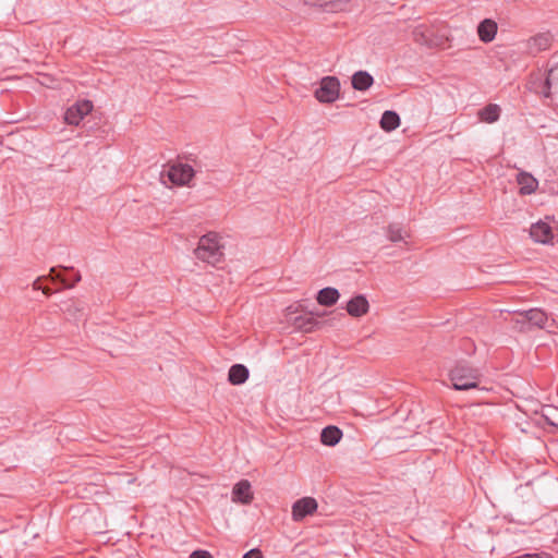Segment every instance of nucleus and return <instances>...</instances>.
Segmentation results:
<instances>
[{
	"instance_id": "obj_2",
	"label": "nucleus",
	"mask_w": 558,
	"mask_h": 558,
	"mask_svg": "<svg viewBox=\"0 0 558 558\" xmlns=\"http://www.w3.org/2000/svg\"><path fill=\"white\" fill-rule=\"evenodd\" d=\"M167 175L168 180L175 185H186L195 175L194 169L182 162L173 163L169 169L161 172V178Z\"/></svg>"
},
{
	"instance_id": "obj_15",
	"label": "nucleus",
	"mask_w": 558,
	"mask_h": 558,
	"mask_svg": "<svg viewBox=\"0 0 558 558\" xmlns=\"http://www.w3.org/2000/svg\"><path fill=\"white\" fill-rule=\"evenodd\" d=\"M248 368L243 364H233L228 373L229 384H244L248 379Z\"/></svg>"
},
{
	"instance_id": "obj_31",
	"label": "nucleus",
	"mask_w": 558,
	"mask_h": 558,
	"mask_svg": "<svg viewBox=\"0 0 558 558\" xmlns=\"http://www.w3.org/2000/svg\"><path fill=\"white\" fill-rule=\"evenodd\" d=\"M60 268H61V269H63V270H74V268H73V267H65V266H61Z\"/></svg>"
},
{
	"instance_id": "obj_30",
	"label": "nucleus",
	"mask_w": 558,
	"mask_h": 558,
	"mask_svg": "<svg viewBox=\"0 0 558 558\" xmlns=\"http://www.w3.org/2000/svg\"><path fill=\"white\" fill-rule=\"evenodd\" d=\"M38 280H39V279H37V280L34 282V284H33V287H34V289H35V290H39V289L41 290V287H39V284H38Z\"/></svg>"
},
{
	"instance_id": "obj_28",
	"label": "nucleus",
	"mask_w": 558,
	"mask_h": 558,
	"mask_svg": "<svg viewBox=\"0 0 558 558\" xmlns=\"http://www.w3.org/2000/svg\"><path fill=\"white\" fill-rule=\"evenodd\" d=\"M543 417L545 418L546 423L551 426H558L556 423H554L550 417H548L546 414H543Z\"/></svg>"
},
{
	"instance_id": "obj_20",
	"label": "nucleus",
	"mask_w": 558,
	"mask_h": 558,
	"mask_svg": "<svg viewBox=\"0 0 558 558\" xmlns=\"http://www.w3.org/2000/svg\"><path fill=\"white\" fill-rule=\"evenodd\" d=\"M500 108L498 105L489 104L478 111V117L486 123H494L499 119Z\"/></svg>"
},
{
	"instance_id": "obj_12",
	"label": "nucleus",
	"mask_w": 558,
	"mask_h": 558,
	"mask_svg": "<svg viewBox=\"0 0 558 558\" xmlns=\"http://www.w3.org/2000/svg\"><path fill=\"white\" fill-rule=\"evenodd\" d=\"M369 304L365 295L357 294L347 304V312L353 317H361L368 312Z\"/></svg>"
},
{
	"instance_id": "obj_6",
	"label": "nucleus",
	"mask_w": 558,
	"mask_h": 558,
	"mask_svg": "<svg viewBox=\"0 0 558 558\" xmlns=\"http://www.w3.org/2000/svg\"><path fill=\"white\" fill-rule=\"evenodd\" d=\"M317 510V501L312 497H303L296 500L292 506V518L294 521H301Z\"/></svg>"
},
{
	"instance_id": "obj_17",
	"label": "nucleus",
	"mask_w": 558,
	"mask_h": 558,
	"mask_svg": "<svg viewBox=\"0 0 558 558\" xmlns=\"http://www.w3.org/2000/svg\"><path fill=\"white\" fill-rule=\"evenodd\" d=\"M373 83V76L366 71H357L352 76V86L356 90H366Z\"/></svg>"
},
{
	"instance_id": "obj_4",
	"label": "nucleus",
	"mask_w": 558,
	"mask_h": 558,
	"mask_svg": "<svg viewBox=\"0 0 558 558\" xmlns=\"http://www.w3.org/2000/svg\"><path fill=\"white\" fill-rule=\"evenodd\" d=\"M340 90V82L335 76H326L320 81L319 87L315 90V97L320 102H333Z\"/></svg>"
},
{
	"instance_id": "obj_9",
	"label": "nucleus",
	"mask_w": 558,
	"mask_h": 558,
	"mask_svg": "<svg viewBox=\"0 0 558 558\" xmlns=\"http://www.w3.org/2000/svg\"><path fill=\"white\" fill-rule=\"evenodd\" d=\"M324 325V322L319 319V316L314 317L313 314L305 316H295L293 318L294 328L304 331L312 332Z\"/></svg>"
},
{
	"instance_id": "obj_21",
	"label": "nucleus",
	"mask_w": 558,
	"mask_h": 558,
	"mask_svg": "<svg viewBox=\"0 0 558 558\" xmlns=\"http://www.w3.org/2000/svg\"><path fill=\"white\" fill-rule=\"evenodd\" d=\"M49 277H50V279L53 282H61L68 289L73 288L75 283H77V282H80L82 280L80 271H75V274L73 276V282L72 283H68L66 278L63 275H61L60 272H57V268L56 267H52L50 269Z\"/></svg>"
},
{
	"instance_id": "obj_16",
	"label": "nucleus",
	"mask_w": 558,
	"mask_h": 558,
	"mask_svg": "<svg viewBox=\"0 0 558 558\" xmlns=\"http://www.w3.org/2000/svg\"><path fill=\"white\" fill-rule=\"evenodd\" d=\"M340 293L336 288L327 287L318 291L316 300L323 306H331L337 303Z\"/></svg>"
},
{
	"instance_id": "obj_25",
	"label": "nucleus",
	"mask_w": 558,
	"mask_h": 558,
	"mask_svg": "<svg viewBox=\"0 0 558 558\" xmlns=\"http://www.w3.org/2000/svg\"><path fill=\"white\" fill-rule=\"evenodd\" d=\"M190 558H213L209 551L207 550H195L190 555Z\"/></svg>"
},
{
	"instance_id": "obj_23",
	"label": "nucleus",
	"mask_w": 558,
	"mask_h": 558,
	"mask_svg": "<svg viewBox=\"0 0 558 558\" xmlns=\"http://www.w3.org/2000/svg\"><path fill=\"white\" fill-rule=\"evenodd\" d=\"M304 3L312 7H319L325 11H335L338 9V4L335 0H304Z\"/></svg>"
},
{
	"instance_id": "obj_29",
	"label": "nucleus",
	"mask_w": 558,
	"mask_h": 558,
	"mask_svg": "<svg viewBox=\"0 0 558 558\" xmlns=\"http://www.w3.org/2000/svg\"><path fill=\"white\" fill-rule=\"evenodd\" d=\"M41 290H43L44 294H46L48 296L52 294V290L48 287L41 288Z\"/></svg>"
},
{
	"instance_id": "obj_8",
	"label": "nucleus",
	"mask_w": 558,
	"mask_h": 558,
	"mask_svg": "<svg viewBox=\"0 0 558 558\" xmlns=\"http://www.w3.org/2000/svg\"><path fill=\"white\" fill-rule=\"evenodd\" d=\"M253 494L251 490V484L247 480H241L238 482L232 489V501L240 502L242 505L251 504Z\"/></svg>"
},
{
	"instance_id": "obj_5",
	"label": "nucleus",
	"mask_w": 558,
	"mask_h": 558,
	"mask_svg": "<svg viewBox=\"0 0 558 558\" xmlns=\"http://www.w3.org/2000/svg\"><path fill=\"white\" fill-rule=\"evenodd\" d=\"M90 100H80L66 109L64 120L68 124L78 125L80 122L93 110Z\"/></svg>"
},
{
	"instance_id": "obj_3",
	"label": "nucleus",
	"mask_w": 558,
	"mask_h": 558,
	"mask_svg": "<svg viewBox=\"0 0 558 558\" xmlns=\"http://www.w3.org/2000/svg\"><path fill=\"white\" fill-rule=\"evenodd\" d=\"M449 378L452 384L462 381V384H478L482 378V374L478 369L470 367L465 363H459L449 372Z\"/></svg>"
},
{
	"instance_id": "obj_1",
	"label": "nucleus",
	"mask_w": 558,
	"mask_h": 558,
	"mask_svg": "<svg viewBox=\"0 0 558 558\" xmlns=\"http://www.w3.org/2000/svg\"><path fill=\"white\" fill-rule=\"evenodd\" d=\"M221 238L216 232H208L198 240V245L194 250L195 257L209 265H217L223 257L220 243Z\"/></svg>"
},
{
	"instance_id": "obj_26",
	"label": "nucleus",
	"mask_w": 558,
	"mask_h": 558,
	"mask_svg": "<svg viewBox=\"0 0 558 558\" xmlns=\"http://www.w3.org/2000/svg\"><path fill=\"white\" fill-rule=\"evenodd\" d=\"M242 558H264L262 551L258 548H253L245 553Z\"/></svg>"
},
{
	"instance_id": "obj_24",
	"label": "nucleus",
	"mask_w": 558,
	"mask_h": 558,
	"mask_svg": "<svg viewBox=\"0 0 558 558\" xmlns=\"http://www.w3.org/2000/svg\"><path fill=\"white\" fill-rule=\"evenodd\" d=\"M556 68H550L548 71H547V77L545 78L544 81V84H543V96L545 98H549L551 96V80L554 78V72H555Z\"/></svg>"
},
{
	"instance_id": "obj_18",
	"label": "nucleus",
	"mask_w": 558,
	"mask_h": 558,
	"mask_svg": "<svg viewBox=\"0 0 558 558\" xmlns=\"http://www.w3.org/2000/svg\"><path fill=\"white\" fill-rule=\"evenodd\" d=\"M522 315L526 322L538 328H544L548 319L547 314L539 308H531L525 311Z\"/></svg>"
},
{
	"instance_id": "obj_27",
	"label": "nucleus",
	"mask_w": 558,
	"mask_h": 558,
	"mask_svg": "<svg viewBox=\"0 0 558 558\" xmlns=\"http://www.w3.org/2000/svg\"><path fill=\"white\" fill-rule=\"evenodd\" d=\"M456 390H468L471 388H478L480 386H451Z\"/></svg>"
},
{
	"instance_id": "obj_11",
	"label": "nucleus",
	"mask_w": 558,
	"mask_h": 558,
	"mask_svg": "<svg viewBox=\"0 0 558 558\" xmlns=\"http://www.w3.org/2000/svg\"><path fill=\"white\" fill-rule=\"evenodd\" d=\"M498 31L497 23L492 19H485L477 25V35L481 41L487 44L495 39Z\"/></svg>"
},
{
	"instance_id": "obj_7",
	"label": "nucleus",
	"mask_w": 558,
	"mask_h": 558,
	"mask_svg": "<svg viewBox=\"0 0 558 558\" xmlns=\"http://www.w3.org/2000/svg\"><path fill=\"white\" fill-rule=\"evenodd\" d=\"M530 235L535 242L542 244L553 243L554 239L550 226L544 221L533 223L530 229Z\"/></svg>"
},
{
	"instance_id": "obj_13",
	"label": "nucleus",
	"mask_w": 558,
	"mask_h": 558,
	"mask_svg": "<svg viewBox=\"0 0 558 558\" xmlns=\"http://www.w3.org/2000/svg\"><path fill=\"white\" fill-rule=\"evenodd\" d=\"M517 182L520 185L521 195H530L534 193L538 186V181L527 172H520L517 175Z\"/></svg>"
},
{
	"instance_id": "obj_19",
	"label": "nucleus",
	"mask_w": 558,
	"mask_h": 558,
	"mask_svg": "<svg viewBox=\"0 0 558 558\" xmlns=\"http://www.w3.org/2000/svg\"><path fill=\"white\" fill-rule=\"evenodd\" d=\"M379 123L384 131L391 132L400 125V117L396 111L386 110L383 113Z\"/></svg>"
},
{
	"instance_id": "obj_10",
	"label": "nucleus",
	"mask_w": 558,
	"mask_h": 558,
	"mask_svg": "<svg viewBox=\"0 0 558 558\" xmlns=\"http://www.w3.org/2000/svg\"><path fill=\"white\" fill-rule=\"evenodd\" d=\"M553 43V36L549 33H541L530 38L527 41L529 52L536 54L541 51L547 50Z\"/></svg>"
},
{
	"instance_id": "obj_14",
	"label": "nucleus",
	"mask_w": 558,
	"mask_h": 558,
	"mask_svg": "<svg viewBox=\"0 0 558 558\" xmlns=\"http://www.w3.org/2000/svg\"><path fill=\"white\" fill-rule=\"evenodd\" d=\"M342 438V430L335 426L328 425L322 429L320 441L325 446H336Z\"/></svg>"
},
{
	"instance_id": "obj_22",
	"label": "nucleus",
	"mask_w": 558,
	"mask_h": 558,
	"mask_svg": "<svg viewBox=\"0 0 558 558\" xmlns=\"http://www.w3.org/2000/svg\"><path fill=\"white\" fill-rule=\"evenodd\" d=\"M387 238L391 242H400L405 239V232L400 223L393 222L387 227Z\"/></svg>"
}]
</instances>
